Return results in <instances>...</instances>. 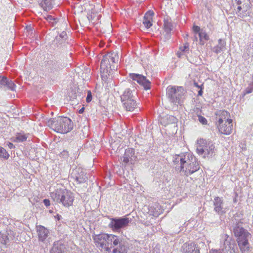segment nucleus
<instances>
[{
    "instance_id": "obj_1",
    "label": "nucleus",
    "mask_w": 253,
    "mask_h": 253,
    "mask_svg": "<svg viewBox=\"0 0 253 253\" xmlns=\"http://www.w3.org/2000/svg\"><path fill=\"white\" fill-rule=\"evenodd\" d=\"M232 221L230 229L234 235L237 237L238 244L241 251L242 253H249L250 244L248 239L251 236V234L244 229L242 221L236 219Z\"/></svg>"
},
{
    "instance_id": "obj_2",
    "label": "nucleus",
    "mask_w": 253,
    "mask_h": 253,
    "mask_svg": "<svg viewBox=\"0 0 253 253\" xmlns=\"http://www.w3.org/2000/svg\"><path fill=\"white\" fill-rule=\"evenodd\" d=\"M47 125L58 133H66L73 128V123L68 117L59 116L50 119L46 122Z\"/></svg>"
},
{
    "instance_id": "obj_3",
    "label": "nucleus",
    "mask_w": 253,
    "mask_h": 253,
    "mask_svg": "<svg viewBox=\"0 0 253 253\" xmlns=\"http://www.w3.org/2000/svg\"><path fill=\"white\" fill-rule=\"evenodd\" d=\"M53 201L57 204H61L65 208L73 205L74 201V194L64 187L57 188L50 194Z\"/></svg>"
},
{
    "instance_id": "obj_4",
    "label": "nucleus",
    "mask_w": 253,
    "mask_h": 253,
    "mask_svg": "<svg viewBox=\"0 0 253 253\" xmlns=\"http://www.w3.org/2000/svg\"><path fill=\"white\" fill-rule=\"evenodd\" d=\"M110 54L108 53L103 56L100 64V73L103 86L109 95L110 92V73L111 71V64L109 59Z\"/></svg>"
},
{
    "instance_id": "obj_5",
    "label": "nucleus",
    "mask_w": 253,
    "mask_h": 253,
    "mask_svg": "<svg viewBox=\"0 0 253 253\" xmlns=\"http://www.w3.org/2000/svg\"><path fill=\"white\" fill-rule=\"evenodd\" d=\"M186 92L182 86H169L167 88V96L169 101L176 105L181 104Z\"/></svg>"
},
{
    "instance_id": "obj_6",
    "label": "nucleus",
    "mask_w": 253,
    "mask_h": 253,
    "mask_svg": "<svg viewBox=\"0 0 253 253\" xmlns=\"http://www.w3.org/2000/svg\"><path fill=\"white\" fill-rule=\"evenodd\" d=\"M199 145L197 148V152L199 155H204L203 157L211 158L216 153L214 144L211 141L201 139L198 141Z\"/></svg>"
},
{
    "instance_id": "obj_7",
    "label": "nucleus",
    "mask_w": 253,
    "mask_h": 253,
    "mask_svg": "<svg viewBox=\"0 0 253 253\" xmlns=\"http://www.w3.org/2000/svg\"><path fill=\"white\" fill-rule=\"evenodd\" d=\"M93 240L96 246L102 252L105 253H109L111 245L110 243V236L107 234H101L96 235L93 237Z\"/></svg>"
},
{
    "instance_id": "obj_8",
    "label": "nucleus",
    "mask_w": 253,
    "mask_h": 253,
    "mask_svg": "<svg viewBox=\"0 0 253 253\" xmlns=\"http://www.w3.org/2000/svg\"><path fill=\"white\" fill-rule=\"evenodd\" d=\"M129 222V218L126 217L112 218V230L120 232L122 229L128 226Z\"/></svg>"
},
{
    "instance_id": "obj_9",
    "label": "nucleus",
    "mask_w": 253,
    "mask_h": 253,
    "mask_svg": "<svg viewBox=\"0 0 253 253\" xmlns=\"http://www.w3.org/2000/svg\"><path fill=\"white\" fill-rule=\"evenodd\" d=\"M84 170L81 168H76L74 169L71 173V178L80 184L85 182L87 179Z\"/></svg>"
},
{
    "instance_id": "obj_10",
    "label": "nucleus",
    "mask_w": 253,
    "mask_h": 253,
    "mask_svg": "<svg viewBox=\"0 0 253 253\" xmlns=\"http://www.w3.org/2000/svg\"><path fill=\"white\" fill-rule=\"evenodd\" d=\"M112 242L114 246L116 247L113 250V253H126L127 250L122 238L112 234Z\"/></svg>"
},
{
    "instance_id": "obj_11",
    "label": "nucleus",
    "mask_w": 253,
    "mask_h": 253,
    "mask_svg": "<svg viewBox=\"0 0 253 253\" xmlns=\"http://www.w3.org/2000/svg\"><path fill=\"white\" fill-rule=\"evenodd\" d=\"M129 77L134 81H136L138 84L142 85L145 89L147 90L151 88V82L142 75L130 73Z\"/></svg>"
},
{
    "instance_id": "obj_12",
    "label": "nucleus",
    "mask_w": 253,
    "mask_h": 253,
    "mask_svg": "<svg viewBox=\"0 0 253 253\" xmlns=\"http://www.w3.org/2000/svg\"><path fill=\"white\" fill-rule=\"evenodd\" d=\"M118 89L119 88L118 87L114 88V96L115 98H120L121 100L123 103L126 102V101H128L130 99L135 98V96L134 95L132 90H131L129 88L126 89L122 95H120Z\"/></svg>"
},
{
    "instance_id": "obj_13",
    "label": "nucleus",
    "mask_w": 253,
    "mask_h": 253,
    "mask_svg": "<svg viewBox=\"0 0 253 253\" xmlns=\"http://www.w3.org/2000/svg\"><path fill=\"white\" fill-rule=\"evenodd\" d=\"M191 160L188 165V168L186 167L184 170V175L188 176L194 173L198 170L200 169V166L198 162L196 161V159L194 156L192 155L190 156Z\"/></svg>"
},
{
    "instance_id": "obj_14",
    "label": "nucleus",
    "mask_w": 253,
    "mask_h": 253,
    "mask_svg": "<svg viewBox=\"0 0 253 253\" xmlns=\"http://www.w3.org/2000/svg\"><path fill=\"white\" fill-rule=\"evenodd\" d=\"M226 237L224 239L222 246H221V250L222 253H235L234 247L235 246V242L232 240L231 238H229V236L225 235Z\"/></svg>"
},
{
    "instance_id": "obj_15",
    "label": "nucleus",
    "mask_w": 253,
    "mask_h": 253,
    "mask_svg": "<svg viewBox=\"0 0 253 253\" xmlns=\"http://www.w3.org/2000/svg\"><path fill=\"white\" fill-rule=\"evenodd\" d=\"M182 253H200L199 247L194 242H187L181 248Z\"/></svg>"
},
{
    "instance_id": "obj_16",
    "label": "nucleus",
    "mask_w": 253,
    "mask_h": 253,
    "mask_svg": "<svg viewBox=\"0 0 253 253\" xmlns=\"http://www.w3.org/2000/svg\"><path fill=\"white\" fill-rule=\"evenodd\" d=\"M137 156L135 155L134 150L133 148H129L126 149L123 157V162L125 163L130 162L131 164L134 163L136 160Z\"/></svg>"
},
{
    "instance_id": "obj_17",
    "label": "nucleus",
    "mask_w": 253,
    "mask_h": 253,
    "mask_svg": "<svg viewBox=\"0 0 253 253\" xmlns=\"http://www.w3.org/2000/svg\"><path fill=\"white\" fill-rule=\"evenodd\" d=\"M219 131L224 134H229L232 132L233 129L232 120L227 119L225 123L218 126Z\"/></svg>"
},
{
    "instance_id": "obj_18",
    "label": "nucleus",
    "mask_w": 253,
    "mask_h": 253,
    "mask_svg": "<svg viewBox=\"0 0 253 253\" xmlns=\"http://www.w3.org/2000/svg\"><path fill=\"white\" fill-rule=\"evenodd\" d=\"M214 211L219 215L223 214L225 211L223 208V201L221 198L215 197L213 200Z\"/></svg>"
},
{
    "instance_id": "obj_19",
    "label": "nucleus",
    "mask_w": 253,
    "mask_h": 253,
    "mask_svg": "<svg viewBox=\"0 0 253 253\" xmlns=\"http://www.w3.org/2000/svg\"><path fill=\"white\" fill-rule=\"evenodd\" d=\"M5 87L8 89L14 91L16 85L12 81H9L6 77L0 76V89Z\"/></svg>"
},
{
    "instance_id": "obj_20",
    "label": "nucleus",
    "mask_w": 253,
    "mask_h": 253,
    "mask_svg": "<svg viewBox=\"0 0 253 253\" xmlns=\"http://www.w3.org/2000/svg\"><path fill=\"white\" fill-rule=\"evenodd\" d=\"M15 235L13 232L10 230L5 233L0 232V243L3 246L6 245L10 239H14Z\"/></svg>"
},
{
    "instance_id": "obj_21",
    "label": "nucleus",
    "mask_w": 253,
    "mask_h": 253,
    "mask_svg": "<svg viewBox=\"0 0 253 253\" xmlns=\"http://www.w3.org/2000/svg\"><path fill=\"white\" fill-rule=\"evenodd\" d=\"M37 229L39 240L44 242L48 236V230L42 225L37 226Z\"/></svg>"
},
{
    "instance_id": "obj_22",
    "label": "nucleus",
    "mask_w": 253,
    "mask_h": 253,
    "mask_svg": "<svg viewBox=\"0 0 253 253\" xmlns=\"http://www.w3.org/2000/svg\"><path fill=\"white\" fill-rule=\"evenodd\" d=\"M226 42L224 40L220 39L218 40V44L212 49V51L218 54L223 51L225 49Z\"/></svg>"
},
{
    "instance_id": "obj_23",
    "label": "nucleus",
    "mask_w": 253,
    "mask_h": 253,
    "mask_svg": "<svg viewBox=\"0 0 253 253\" xmlns=\"http://www.w3.org/2000/svg\"><path fill=\"white\" fill-rule=\"evenodd\" d=\"M164 27L166 32L165 36L167 38H169L170 37V32L173 28V24L169 20H165Z\"/></svg>"
},
{
    "instance_id": "obj_24",
    "label": "nucleus",
    "mask_w": 253,
    "mask_h": 253,
    "mask_svg": "<svg viewBox=\"0 0 253 253\" xmlns=\"http://www.w3.org/2000/svg\"><path fill=\"white\" fill-rule=\"evenodd\" d=\"M123 104L124 107L127 111H133L137 105L135 98L126 101Z\"/></svg>"
},
{
    "instance_id": "obj_25",
    "label": "nucleus",
    "mask_w": 253,
    "mask_h": 253,
    "mask_svg": "<svg viewBox=\"0 0 253 253\" xmlns=\"http://www.w3.org/2000/svg\"><path fill=\"white\" fill-rule=\"evenodd\" d=\"M192 154L189 153H186V158H188L187 160H184L185 162L183 163V164H182L181 166L175 167V169L177 171H182L184 173V170L186 168L189 166L188 165L190 163V161L191 160V158L190 157V156H191Z\"/></svg>"
},
{
    "instance_id": "obj_26",
    "label": "nucleus",
    "mask_w": 253,
    "mask_h": 253,
    "mask_svg": "<svg viewBox=\"0 0 253 253\" xmlns=\"http://www.w3.org/2000/svg\"><path fill=\"white\" fill-rule=\"evenodd\" d=\"M188 158L186 157V153H181L178 155H176L174 157H173V162L175 165L180 164V166L182 164H183L185 161L184 160H187Z\"/></svg>"
},
{
    "instance_id": "obj_27",
    "label": "nucleus",
    "mask_w": 253,
    "mask_h": 253,
    "mask_svg": "<svg viewBox=\"0 0 253 253\" xmlns=\"http://www.w3.org/2000/svg\"><path fill=\"white\" fill-rule=\"evenodd\" d=\"M64 246L60 243H54L50 253H64Z\"/></svg>"
},
{
    "instance_id": "obj_28",
    "label": "nucleus",
    "mask_w": 253,
    "mask_h": 253,
    "mask_svg": "<svg viewBox=\"0 0 253 253\" xmlns=\"http://www.w3.org/2000/svg\"><path fill=\"white\" fill-rule=\"evenodd\" d=\"M41 6L45 11H48L52 8V0H42L40 3Z\"/></svg>"
},
{
    "instance_id": "obj_29",
    "label": "nucleus",
    "mask_w": 253,
    "mask_h": 253,
    "mask_svg": "<svg viewBox=\"0 0 253 253\" xmlns=\"http://www.w3.org/2000/svg\"><path fill=\"white\" fill-rule=\"evenodd\" d=\"M189 49V45L188 42H185L183 46H181L179 48V50L177 52V56L180 58L182 55L186 53H188Z\"/></svg>"
},
{
    "instance_id": "obj_30",
    "label": "nucleus",
    "mask_w": 253,
    "mask_h": 253,
    "mask_svg": "<svg viewBox=\"0 0 253 253\" xmlns=\"http://www.w3.org/2000/svg\"><path fill=\"white\" fill-rule=\"evenodd\" d=\"M163 121L165 123V125L169 124H176L177 123V119L173 116L168 115L163 119Z\"/></svg>"
},
{
    "instance_id": "obj_31",
    "label": "nucleus",
    "mask_w": 253,
    "mask_h": 253,
    "mask_svg": "<svg viewBox=\"0 0 253 253\" xmlns=\"http://www.w3.org/2000/svg\"><path fill=\"white\" fill-rule=\"evenodd\" d=\"M27 136L26 134L23 133H18L14 138V141L16 142H22L27 140Z\"/></svg>"
},
{
    "instance_id": "obj_32",
    "label": "nucleus",
    "mask_w": 253,
    "mask_h": 253,
    "mask_svg": "<svg viewBox=\"0 0 253 253\" xmlns=\"http://www.w3.org/2000/svg\"><path fill=\"white\" fill-rule=\"evenodd\" d=\"M152 19V17H150V16L147 17V15H144L143 17V23L146 28H149L152 25L151 22Z\"/></svg>"
},
{
    "instance_id": "obj_33",
    "label": "nucleus",
    "mask_w": 253,
    "mask_h": 253,
    "mask_svg": "<svg viewBox=\"0 0 253 253\" xmlns=\"http://www.w3.org/2000/svg\"><path fill=\"white\" fill-rule=\"evenodd\" d=\"M215 115L216 116H218L219 117L222 118L225 121V119L230 116V114L225 110H219L215 114Z\"/></svg>"
},
{
    "instance_id": "obj_34",
    "label": "nucleus",
    "mask_w": 253,
    "mask_h": 253,
    "mask_svg": "<svg viewBox=\"0 0 253 253\" xmlns=\"http://www.w3.org/2000/svg\"><path fill=\"white\" fill-rule=\"evenodd\" d=\"M9 155L5 149L0 146V158L7 160L9 158Z\"/></svg>"
},
{
    "instance_id": "obj_35",
    "label": "nucleus",
    "mask_w": 253,
    "mask_h": 253,
    "mask_svg": "<svg viewBox=\"0 0 253 253\" xmlns=\"http://www.w3.org/2000/svg\"><path fill=\"white\" fill-rule=\"evenodd\" d=\"M198 36L200 39L205 40V41H208L210 38L207 33L204 30H202L199 34Z\"/></svg>"
},
{
    "instance_id": "obj_36",
    "label": "nucleus",
    "mask_w": 253,
    "mask_h": 253,
    "mask_svg": "<svg viewBox=\"0 0 253 253\" xmlns=\"http://www.w3.org/2000/svg\"><path fill=\"white\" fill-rule=\"evenodd\" d=\"M253 91V82L249 84L245 90V94H249Z\"/></svg>"
},
{
    "instance_id": "obj_37",
    "label": "nucleus",
    "mask_w": 253,
    "mask_h": 253,
    "mask_svg": "<svg viewBox=\"0 0 253 253\" xmlns=\"http://www.w3.org/2000/svg\"><path fill=\"white\" fill-rule=\"evenodd\" d=\"M193 31L195 34H199L203 29H201L198 26L194 25L193 26Z\"/></svg>"
},
{
    "instance_id": "obj_38",
    "label": "nucleus",
    "mask_w": 253,
    "mask_h": 253,
    "mask_svg": "<svg viewBox=\"0 0 253 253\" xmlns=\"http://www.w3.org/2000/svg\"><path fill=\"white\" fill-rule=\"evenodd\" d=\"M198 120L201 124L203 125H206L207 124V120L205 117L202 116H198Z\"/></svg>"
},
{
    "instance_id": "obj_39",
    "label": "nucleus",
    "mask_w": 253,
    "mask_h": 253,
    "mask_svg": "<svg viewBox=\"0 0 253 253\" xmlns=\"http://www.w3.org/2000/svg\"><path fill=\"white\" fill-rule=\"evenodd\" d=\"M92 99V94L90 91H87V95L86 98V101L87 103L90 102L91 101Z\"/></svg>"
},
{
    "instance_id": "obj_40",
    "label": "nucleus",
    "mask_w": 253,
    "mask_h": 253,
    "mask_svg": "<svg viewBox=\"0 0 253 253\" xmlns=\"http://www.w3.org/2000/svg\"><path fill=\"white\" fill-rule=\"evenodd\" d=\"M119 61V56L118 53H116L114 57H112V62L114 63H118Z\"/></svg>"
},
{
    "instance_id": "obj_41",
    "label": "nucleus",
    "mask_w": 253,
    "mask_h": 253,
    "mask_svg": "<svg viewBox=\"0 0 253 253\" xmlns=\"http://www.w3.org/2000/svg\"><path fill=\"white\" fill-rule=\"evenodd\" d=\"M224 120L220 117L219 118L217 122L216 123L217 127L218 128V126H220V125H222L224 123Z\"/></svg>"
},
{
    "instance_id": "obj_42",
    "label": "nucleus",
    "mask_w": 253,
    "mask_h": 253,
    "mask_svg": "<svg viewBox=\"0 0 253 253\" xmlns=\"http://www.w3.org/2000/svg\"><path fill=\"white\" fill-rule=\"evenodd\" d=\"M89 145L90 146H93L94 147L93 148H91V150L92 151L94 150V151H93V153H95L96 152V150H95V144H94V142L92 141H91L90 142H89L88 143V144H87L86 146H88V145Z\"/></svg>"
},
{
    "instance_id": "obj_43",
    "label": "nucleus",
    "mask_w": 253,
    "mask_h": 253,
    "mask_svg": "<svg viewBox=\"0 0 253 253\" xmlns=\"http://www.w3.org/2000/svg\"><path fill=\"white\" fill-rule=\"evenodd\" d=\"M43 203L46 207L49 206L50 205V202L49 200L47 199L43 200Z\"/></svg>"
},
{
    "instance_id": "obj_44",
    "label": "nucleus",
    "mask_w": 253,
    "mask_h": 253,
    "mask_svg": "<svg viewBox=\"0 0 253 253\" xmlns=\"http://www.w3.org/2000/svg\"><path fill=\"white\" fill-rule=\"evenodd\" d=\"M154 13L153 11L149 10V11L147 12V13L145 14V15H147V17H150L152 18V16L154 15Z\"/></svg>"
},
{
    "instance_id": "obj_45",
    "label": "nucleus",
    "mask_w": 253,
    "mask_h": 253,
    "mask_svg": "<svg viewBox=\"0 0 253 253\" xmlns=\"http://www.w3.org/2000/svg\"><path fill=\"white\" fill-rule=\"evenodd\" d=\"M235 1L238 5H240L244 3L246 1V0H235Z\"/></svg>"
},
{
    "instance_id": "obj_46",
    "label": "nucleus",
    "mask_w": 253,
    "mask_h": 253,
    "mask_svg": "<svg viewBox=\"0 0 253 253\" xmlns=\"http://www.w3.org/2000/svg\"><path fill=\"white\" fill-rule=\"evenodd\" d=\"M209 253H222L220 250H211L209 252Z\"/></svg>"
},
{
    "instance_id": "obj_47",
    "label": "nucleus",
    "mask_w": 253,
    "mask_h": 253,
    "mask_svg": "<svg viewBox=\"0 0 253 253\" xmlns=\"http://www.w3.org/2000/svg\"><path fill=\"white\" fill-rule=\"evenodd\" d=\"M242 8L241 6H238L237 8L238 12L239 13L238 16H241L242 13L240 12L241 10H242Z\"/></svg>"
},
{
    "instance_id": "obj_48",
    "label": "nucleus",
    "mask_w": 253,
    "mask_h": 253,
    "mask_svg": "<svg viewBox=\"0 0 253 253\" xmlns=\"http://www.w3.org/2000/svg\"><path fill=\"white\" fill-rule=\"evenodd\" d=\"M7 145L10 149H12L14 147V145L11 142H8Z\"/></svg>"
},
{
    "instance_id": "obj_49",
    "label": "nucleus",
    "mask_w": 253,
    "mask_h": 253,
    "mask_svg": "<svg viewBox=\"0 0 253 253\" xmlns=\"http://www.w3.org/2000/svg\"><path fill=\"white\" fill-rule=\"evenodd\" d=\"M58 66L57 64L56 63H54L52 64V66L51 67V70L54 72V70L56 69V68Z\"/></svg>"
},
{
    "instance_id": "obj_50",
    "label": "nucleus",
    "mask_w": 253,
    "mask_h": 253,
    "mask_svg": "<svg viewBox=\"0 0 253 253\" xmlns=\"http://www.w3.org/2000/svg\"><path fill=\"white\" fill-rule=\"evenodd\" d=\"M203 87H201L200 89L198 91V95L202 96L203 93Z\"/></svg>"
},
{
    "instance_id": "obj_51",
    "label": "nucleus",
    "mask_w": 253,
    "mask_h": 253,
    "mask_svg": "<svg viewBox=\"0 0 253 253\" xmlns=\"http://www.w3.org/2000/svg\"><path fill=\"white\" fill-rule=\"evenodd\" d=\"M66 36V33L65 32H63L60 34V37L61 38H64V37Z\"/></svg>"
},
{
    "instance_id": "obj_52",
    "label": "nucleus",
    "mask_w": 253,
    "mask_h": 253,
    "mask_svg": "<svg viewBox=\"0 0 253 253\" xmlns=\"http://www.w3.org/2000/svg\"><path fill=\"white\" fill-rule=\"evenodd\" d=\"M194 85L198 88H201V87H202V86H203V84H202L201 85H199L196 82H194Z\"/></svg>"
},
{
    "instance_id": "obj_53",
    "label": "nucleus",
    "mask_w": 253,
    "mask_h": 253,
    "mask_svg": "<svg viewBox=\"0 0 253 253\" xmlns=\"http://www.w3.org/2000/svg\"><path fill=\"white\" fill-rule=\"evenodd\" d=\"M199 41H200V44L202 45H204L205 43V42L207 41H205V40L200 39H199Z\"/></svg>"
},
{
    "instance_id": "obj_54",
    "label": "nucleus",
    "mask_w": 253,
    "mask_h": 253,
    "mask_svg": "<svg viewBox=\"0 0 253 253\" xmlns=\"http://www.w3.org/2000/svg\"><path fill=\"white\" fill-rule=\"evenodd\" d=\"M193 41H198V38H197V37L196 36V35L194 36V37L193 38Z\"/></svg>"
},
{
    "instance_id": "obj_55",
    "label": "nucleus",
    "mask_w": 253,
    "mask_h": 253,
    "mask_svg": "<svg viewBox=\"0 0 253 253\" xmlns=\"http://www.w3.org/2000/svg\"><path fill=\"white\" fill-rule=\"evenodd\" d=\"M84 110V108H82L81 109H80V110L79 112H80V113H83V112Z\"/></svg>"
},
{
    "instance_id": "obj_56",
    "label": "nucleus",
    "mask_w": 253,
    "mask_h": 253,
    "mask_svg": "<svg viewBox=\"0 0 253 253\" xmlns=\"http://www.w3.org/2000/svg\"><path fill=\"white\" fill-rule=\"evenodd\" d=\"M188 37V34H186L185 35V36L184 37V38H185V39H187Z\"/></svg>"
},
{
    "instance_id": "obj_57",
    "label": "nucleus",
    "mask_w": 253,
    "mask_h": 253,
    "mask_svg": "<svg viewBox=\"0 0 253 253\" xmlns=\"http://www.w3.org/2000/svg\"><path fill=\"white\" fill-rule=\"evenodd\" d=\"M113 126H112V130H114V131H117V128H115L114 129L112 128Z\"/></svg>"
},
{
    "instance_id": "obj_58",
    "label": "nucleus",
    "mask_w": 253,
    "mask_h": 253,
    "mask_svg": "<svg viewBox=\"0 0 253 253\" xmlns=\"http://www.w3.org/2000/svg\"><path fill=\"white\" fill-rule=\"evenodd\" d=\"M50 20H51L52 19V16H49L48 17Z\"/></svg>"
},
{
    "instance_id": "obj_59",
    "label": "nucleus",
    "mask_w": 253,
    "mask_h": 253,
    "mask_svg": "<svg viewBox=\"0 0 253 253\" xmlns=\"http://www.w3.org/2000/svg\"><path fill=\"white\" fill-rule=\"evenodd\" d=\"M110 176V170H109V176Z\"/></svg>"
},
{
    "instance_id": "obj_60",
    "label": "nucleus",
    "mask_w": 253,
    "mask_h": 253,
    "mask_svg": "<svg viewBox=\"0 0 253 253\" xmlns=\"http://www.w3.org/2000/svg\"><path fill=\"white\" fill-rule=\"evenodd\" d=\"M248 1H253V0H248Z\"/></svg>"
},
{
    "instance_id": "obj_61",
    "label": "nucleus",
    "mask_w": 253,
    "mask_h": 253,
    "mask_svg": "<svg viewBox=\"0 0 253 253\" xmlns=\"http://www.w3.org/2000/svg\"><path fill=\"white\" fill-rule=\"evenodd\" d=\"M66 153L67 152H66V151H63L62 153Z\"/></svg>"
},
{
    "instance_id": "obj_62",
    "label": "nucleus",
    "mask_w": 253,
    "mask_h": 253,
    "mask_svg": "<svg viewBox=\"0 0 253 253\" xmlns=\"http://www.w3.org/2000/svg\"><path fill=\"white\" fill-rule=\"evenodd\" d=\"M109 226H110V227L111 226V223H110V224H109Z\"/></svg>"
}]
</instances>
